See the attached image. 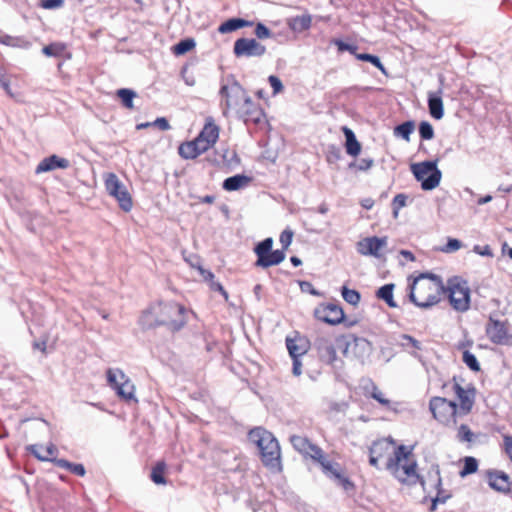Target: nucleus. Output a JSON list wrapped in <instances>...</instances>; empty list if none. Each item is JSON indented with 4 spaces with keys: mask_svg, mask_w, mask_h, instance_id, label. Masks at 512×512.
I'll list each match as a JSON object with an SVG mask.
<instances>
[{
    "mask_svg": "<svg viewBox=\"0 0 512 512\" xmlns=\"http://www.w3.org/2000/svg\"><path fill=\"white\" fill-rule=\"evenodd\" d=\"M394 445L395 441L391 437L374 441L369 448L370 465L379 469V460L387 458L385 468L399 482L407 485L420 482L424 487V480L416 470L417 462L413 458L412 447Z\"/></svg>",
    "mask_w": 512,
    "mask_h": 512,
    "instance_id": "f257e3e1",
    "label": "nucleus"
},
{
    "mask_svg": "<svg viewBox=\"0 0 512 512\" xmlns=\"http://www.w3.org/2000/svg\"><path fill=\"white\" fill-rule=\"evenodd\" d=\"M445 291L442 279L429 272L421 273L410 285L409 299L417 307L429 308L440 301Z\"/></svg>",
    "mask_w": 512,
    "mask_h": 512,
    "instance_id": "f03ea898",
    "label": "nucleus"
},
{
    "mask_svg": "<svg viewBox=\"0 0 512 512\" xmlns=\"http://www.w3.org/2000/svg\"><path fill=\"white\" fill-rule=\"evenodd\" d=\"M248 437L258 447L264 466L279 471L281 469V451L274 435L264 428L257 427L249 432Z\"/></svg>",
    "mask_w": 512,
    "mask_h": 512,
    "instance_id": "7ed1b4c3",
    "label": "nucleus"
},
{
    "mask_svg": "<svg viewBox=\"0 0 512 512\" xmlns=\"http://www.w3.org/2000/svg\"><path fill=\"white\" fill-rule=\"evenodd\" d=\"M155 313L161 326L166 327L170 332L181 330L187 323V309L176 302L155 303Z\"/></svg>",
    "mask_w": 512,
    "mask_h": 512,
    "instance_id": "20e7f679",
    "label": "nucleus"
},
{
    "mask_svg": "<svg viewBox=\"0 0 512 512\" xmlns=\"http://www.w3.org/2000/svg\"><path fill=\"white\" fill-rule=\"evenodd\" d=\"M342 338L343 335L318 331L313 340L312 347L322 362L334 365L338 360L336 347L343 351L342 341H340Z\"/></svg>",
    "mask_w": 512,
    "mask_h": 512,
    "instance_id": "39448f33",
    "label": "nucleus"
},
{
    "mask_svg": "<svg viewBox=\"0 0 512 512\" xmlns=\"http://www.w3.org/2000/svg\"><path fill=\"white\" fill-rule=\"evenodd\" d=\"M227 82L221 85L219 94L221 97V108L223 115L227 116L229 110H237L248 96L246 90L242 85L234 78V76H228Z\"/></svg>",
    "mask_w": 512,
    "mask_h": 512,
    "instance_id": "423d86ee",
    "label": "nucleus"
},
{
    "mask_svg": "<svg viewBox=\"0 0 512 512\" xmlns=\"http://www.w3.org/2000/svg\"><path fill=\"white\" fill-rule=\"evenodd\" d=\"M411 171L425 191L435 189L441 181L442 173L437 168V161L414 163L411 165Z\"/></svg>",
    "mask_w": 512,
    "mask_h": 512,
    "instance_id": "0eeeda50",
    "label": "nucleus"
},
{
    "mask_svg": "<svg viewBox=\"0 0 512 512\" xmlns=\"http://www.w3.org/2000/svg\"><path fill=\"white\" fill-rule=\"evenodd\" d=\"M429 409L433 417L446 426L457 423V416L461 415L456 402L449 401L444 397H432L429 402Z\"/></svg>",
    "mask_w": 512,
    "mask_h": 512,
    "instance_id": "6e6552de",
    "label": "nucleus"
},
{
    "mask_svg": "<svg viewBox=\"0 0 512 512\" xmlns=\"http://www.w3.org/2000/svg\"><path fill=\"white\" fill-rule=\"evenodd\" d=\"M449 302L451 306L459 311L465 312L470 307V289L467 281L460 277L450 278L447 282Z\"/></svg>",
    "mask_w": 512,
    "mask_h": 512,
    "instance_id": "1a4fd4ad",
    "label": "nucleus"
},
{
    "mask_svg": "<svg viewBox=\"0 0 512 512\" xmlns=\"http://www.w3.org/2000/svg\"><path fill=\"white\" fill-rule=\"evenodd\" d=\"M103 180L108 195L116 199L123 211L129 212L133 206L132 197L118 176L114 173H106L103 175Z\"/></svg>",
    "mask_w": 512,
    "mask_h": 512,
    "instance_id": "9d476101",
    "label": "nucleus"
},
{
    "mask_svg": "<svg viewBox=\"0 0 512 512\" xmlns=\"http://www.w3.org/2000/svg\"><path fill=\"white\" fill-rule=\"evenodd\" d=\"M107 382L122 399L137 401L134 396V384L120 369H108Z\"/></svg>",
    "mask_w": 512,
    "mask_h": 512,
    "instance_id": "9b49d317",
    "label": "nucleus"
},
{
    "mask_svg": "<svg viewBox=\"0 0 512 512\" xmlns=\"http://www.w3.org/2000/svg\"><path fill=\"white\" fill-rule=\"evenodd\" d=\"M340 341H342L343 355L345 357L353 356L355 358H363L368 356L371 352L370 342L363 337L348 334L343 335Z\"/></svg>",
    "mask_w": 512,
    "mask_h": 512,
    "instance_id": "f8f14e48",
    "label": "nucleus"
},
{
    "mask_svg": "<svg viewBox=\"0 0 512 512\" xmlns=\"http://www.w3.org/2000/svg\"><path fill=\"white\" fill-rule=\"evenodd\" d=\"M233 52L237 57H260L266 48L253 38H239L234 43Z\"/></svg>",
    "mask_w": 512,
    "mask_h": 512,
    "instance_id": "ddd939ff",
    "label": "nucleus"
},
{
    "mask_svg": "<svg viewBox=\"0 0 512 512\" xmlns=\"http://www.w3.org/2000/svg\"><path fill=\"white\" fill-rule=\"evenodd\" d=\"M486 335L492 343L500 345L508 344L512 338L508 332L506 322L493 317L489 318L486 325Z\"/></svg>",
    "mask_w": 512,
    "mask_h": 512,
    "instance_id": "4468645a",
    "label": "nucleus"
},
{
    "mask_svg": "<svg viewBox=\"0 0 512 512\" xmlns=\"http://www.w3.org/2000/svg\"><path fill=\"white\" fill-rule=\"evenodd\" d=\"M387 246V237H366L356 244L357 252L364 256L381 257V250Z\"/></svg>",
    "mask_w": 512,
    "mask_h": 512,
    "instance_id": "2eb2a0df",
    "label": "nucleus"
},
{
    "mask_svg": "<svg viewBox=\"0 0 512 512\" xmlns=\"http://www.w3.org/2000/svg\"><path fill=\"white\" fill-rule=\"evenodd\" d=\"M236 114L244 122H253L255 124H259L264 117L263 110L252 101L249 95L244 100V103L241 104Z\"/></svg>",
    "mask_w": 512,
    "mask_h": 512,
    "instance_id": "dca6fc26",
    "label": "nucleus"
},
{
    "mask_svg": "<svg viewBox=\"0 0 512 512\" xmlns=\"http://www.w3.org/2000/svg\"><path fill=\"white\" fill-rule=\"evenodd\" d=\"M314 315L318 320L331 325L341 323L344 321L345 316L343 309L339 305L332 303L315 309Z\"/></svg>",
    "mask_w": 512,
    "mask_h": 512,
    "instance_id": "f3484780",
    "label": "nucleus"
},
{
    "mask_svg": "<svg viewBox=\"0 0 512 512\" xmlns=\"http://www.w3.org/2000/svg\"><path fill=\"white\" fill-rule=\"evenodd\" d=\"M453 390L460 401V408L458 409L460 414L467 415L474 405L475 388L471 386L464 388L454 380Z\"/></svg>",
    "mask_w": 512,
    "mask_h": 512,
    "instance_id": "a211bd4d",
    "label": "nucleus"
},
{
    "mask_svg": "<svg viewBox=\"0 0 512 512\" xmlns=\"http://www.w3.org/2000/svg\"><path fill=\"white\" fill-rule=\"evenodd\" d=\"M70 165V162L66 158L59 157L55 154L44 158L36 167L35 173L40 174L55 170L57 168L66 169Z\"/></svg>",
    "mask_w": 512,
    "mask_h": 512,
    "instance_id": "6ab92c4d",
    "label": "nucleus"
},
{
    "mask_svg": "<svg viewBox=\"0 0 512 512\" xmlns=\"http://www.w3.org/2000/svg\"><path fill=\"white\" fill-rule=\"evenodd\" d=\"M442 89L440 88L437 92H429L428 93V109L430 115L436 119L440 120L444 115L443 101H442Z\"/></svg>",
    "mask_w": 512,
    "mask_h": 512,
    "instance_id": "aec40b11",
    "label": "nucleus"
},
{
    "mask_svg": "<svg viewBox=\"0 0 512 512\" xmlns=\"http://www.w3.org/2000/svg\"><path fill=\"white\" fill-rule=\"evenodd\" d=\"M489 485L491 488L500 492L510 491L509 477L504 472L496 471L488 474Z\"/></svg>",
    "mask_w": 512,
    "mask_h": 512,
    "instance_id": "412c9836",
    "label": "nucleus"
},
{
    "mask_svg": "<svg viewBox=\"0 0 512 512\" xmlns=\"http://www.w3.org/2000/svg\"><path fill=\"white\" fill-rule=\"evenodd\" d=\"M252 178L246 176L244 174H236L234 176L228 177L223 181L222 187L226 191H237L244 187H247Z\"/></svg>",
    "mask_w": 512,
    "mask_h": 512,
    "instance_id": "4be33fe9",
    "label": "nucleus"
},
{
    "mask_svg": "<svg viewBox=\"0 0 512 512\" xmlns=\"http://www.w3.org/2000/svg\"><path fill=\"white\" fill-rule=\"evenodd\" d=\"M139 325L143 330L153 329L161 326L155 313V304L151 305L149 308L142 312L139 318Z\"/></svg>",
    "mask_w": 512,
    "mask_h": 512,
    "instance_id": "5701e85b",
    "label": "nucleus"
},
{
    "mask_svg": "<svg viewBox=\"0 0 512 512\" xmlns=\"http://www.w3.org/2000/svg\"><path fill=\"white\" fill-rule=\"evenodd\" d=\"M342 131L345 136V148L347 154L354 157L357 156L361 151V144L356 139L354 132L346 126L342 127Z\"/></svg>",
    "mask_w": 512,
    "mask_h": 512,
    "instance_id": "b1692460",
    "label": "nucleus"
},
{
    "mask_svg": "<svg viewBox=\"0 0 512 512\" xmlns=\"http://www.w3.org/2000/svg\"><path fill=\"white\" fill-rule=\"evenodd\" d=\"M0 44L14 47L28 49L31 47V42L23 36H11L0 32Z\"/></svg>",
    "mask_w": 512,
    "mask_h": 512,
    "instance_id": "393cba45",
    "label": "nucleus"
},
{
    "mask_svg": "<svg viewBox=\"0 0 512 512\" xmlns=\"http://www.w3.org/2000/svg\"><path fill=\"white\" fill-rule=\"evenodd\" d=\"M199 136L212 145L217 142L219 138V127L214 123L212 118L207 119V122L199 133Z\"/></svg>",
    "mask_w": 512,
    "mask_h": 512,
    "instance_id": "a878e982",
    "label": "nucleus"
},
{
    "mask_svg": "<svg viewBox=\"0 0 512 512\" xmlns=\"http://www.w3.org/2000/svg\"><path fill=\"white\" fill-rule=\"evenodd\" d=\"M434 473H435V477H436L437 495L432 500L430 511H435L436 510V506H437L438 503L443 504V503H445L451 497V495L448 492L444 491L441 488L442 480H441V477H440L439 469L437 468Z\"/></svg>",
    "mask_w": 512,
    "mask_h": 512,
    "instance_id": "bb28decb",
    "label": "nucleus"
},
{
    "mask_svg": "<svg viewBox=\"0 0 512 512\" xmlns=\"http://www.w3.org/2000/svg\"><path fill=\"white\" fill-rule=\"evenodd\" d=\"M394 288H395V285L393 283H388V284L381 286L376 291V297L380 300H383L391 308L397 307V304L393 298Z\"/></svg>",
    "mask_w": 512,
    "mask_h": 512,
    "instance_id": "cd10ccee",
    "label": "nucleus"
},
{
    "mask_svg": "<svg viewBox=\"0 0 512 512\" xmlns=\"http://www.w3.org/2000/svg\"><path fill=\"white\" fill-rule=\"evenodd\" d=\"M285 257L286 255L283 250H272L264 256L263 261H261L257 267L268 268L270 266L278 265L284 261Z\"/></svg>",
    "mask_w": 512,
    "mask_h": 512,
    "instance_id": "c85d7f7f",
    "label": "nucleus"
},
{
    "mask_svg": "<svg viewBox=\"0 0 512 512\" xmlns=\"http://www.w3.org/2000/svg\"><path fill=\"white\" fill-rule=\"evenodd\" d=\"M250 25H252V23L249 21H246L244 19L231 18V19H228L227 21H225L224 23H222L219 26L218 31L222 34H225V33H230L232 31H235L237 29H240L245 26H250Z\"/></svg>",
    "mask_w": 512,
    "mask_h": 512,
    "instance_id": "c756f323",
    "label": "nucleus"
},
{
    "mask_svg": "<svg viewBox=\"0 0 512 512\" xmlns=\"http://www.w3.org/2000/svg\"><path fill=\"white\" fill-rule=\"evenodd\" d=\"M66 44L62 42H53L42 48V53L47 57H63L66 53Z\"/></svg>",
    "mask_w": 512,
    "mask_h": 512,
    "instance_id": "7c9ffc66",
    "label": "nucleus"
},
{
    "mask_svg": "<svg viewBox=\"0 0 512 512\" xmlns=\"http://www.w3.org/2000/svg\"><path fill=\"white\" fill-rule=\"evenodd\" d=\"M311 21L310 15L296 16L290 19L289 26L294 31L302 32L311 26Z\"/></svg>",
    "mask_w": 512,
    "mask_h": 512,
    "instance_id": "2f4dec72",
    "label": "nucleus"
},
{
    "mask_svg": "<svg viewBox=\"0 0 512 512\" xmlns=\"http://www.w3.org/2000/svg\"><path fill=\"white\" fill-rule=\"evenodd\" d=\"M273 246V239L271 237H268L264 239L263 241L259 242L255 248L254 252L257 255V261L255 262V265L257 266L261 261H263L264 256L268 254L270 251H272Z\"/></svg>",
    "mask_w": 512,
    "mask_h": 512,
    "instance_id": "473e14b6",
    "label": "nucleus"
},
{
    "mask_svg": "<svg viewBox=\"0 0 512 512\" xmlns=\"http://www.w3.org/2000/svg\"><path fill=\"white\" fill-rule=\"evenodd\" d=\"M178 152L179 155L184 159H195L200 155L194 140L181 144L179 146Z\"/></svg>",
    "mask_w": 512,
    "mask_h": 512,
    "instance_id": "72a5a7b5",
    "label": "nucleus"
},
{
    "mask_svg": "<svg viewBox=\"0 0 512 512\" xmlns=\"http://www.w3.org/2000/svg\"><path fill=\"white\" fill-rule=\"evenodd\" d=\"M286 347L291 356V358H299L307 352V349L304 345L298 344L297 339L286 338Z\"/></svg>",
    "mask_w": 512,
    "mask_h": 512,
    "instance_id": "f704fd0d",
    "label": "nucleus"
},
{
    "mask_svg": "<svg viewBox=\"0 0 512 512\" xmlns=\"http://www.w3.org/2000/svg\"><path fill=\"white\" fill-rule=\"evenodd\" d=\"M38 448H42V446L31 445L28 450L40 461H51L55 459L53 456L56 453V448L53 445L48 446L45 449V454H38Z\"/></svg>",
    "mask_w": 512,
    "mask_h": 512,
    "instance_id": "c9c22d12",
    "label": "nucleus"
},
{
    "mask_svg": "<svg viewBox=\"0 0 512 512\" xmlns=\"http://www.w3.org/2000/svg\"><path fill=\"white\" fill-rule=\"evenodd\" d=\"M117 96L120 98L124 107L128 109H132L134 107L133 99L136 97L135 91L128 88H122L117 90Z\"/></svg>",
    "mask_w": 512,
    "mask_h": 512,
    "instance_id": "e433bc0d",
    "label": "nucleus"
},
{
    "mask_svg": "<svg viewBox=\"0 0 512 512\" xmlns=\"http://www.w3.org/2000/svg\"><path fill=\"white\" fill-rule=\"evenodd\" d=\"M318 463L321 465L323 472L330 478H334L335 474L341 471L339 464L329 461L325 456Z\"/></svg>",
    "mask_w": 512,
    "mask_h": 512,
    "instance_id": "4c0bfd02",
    "label": "nucleus"
},
{
    "mask_svg": "<svg viewBox=\"0 0 512 512\" xmlns=\"http://www.w3.org/2000/svg\"><path fill=\"white\" fill-rule=\"evenodd\" d=\"M356 58L361 61H366L377 67L383 74H387L386 68L382 64L380 58L378 56L368 54V53H360L356 54Z\"/></svg>",
    "mask_w": 512,
    "mask_h": 512,
    "instance_id": "58836bf2",
    "label": "nucleus"
},
{
    "mask_svg": "<svg viewBox=\"0 0 512 512\" xmlns=\"http://www.w3.org/2000/svg\"><path fill=\"white\" fill-rule=\"evenodd\" d=\"M166 465L164 462H158L152 469L151 479L155 484H165L166 480L164 477Z\"/></svg>",
    "mask_w": 512,
    "mask_h": 512,
    "instance_id": "ea45409f",
    "label": "nucleus"
},
{
    "mask_svg": "<svg viewBox=\"0 0 512 512\" xmlns=\"http://www.w3.org/2000/svg\"><path fill=\"white\" fill-rule=\"evenodd\" d=\"M341 294L343 299L353 306H357L360 302L361 296L360 293L356 290L349 289L346 286H343L341 289Z\"/></svg>",
    "mask_w": 512,
    "mask_h": 512,
    "instance_id": "a19ab883",
    "label": "nucleus"
},
{
    "mask_svg": "<svg viewBox=\"0 0 512 512\" xmlns=\"http://www.w3.org/2000/svg\"><path fill=\"white\" fill-rule=\"evenodd\" d=\"M290 442L292 446L295 448V450H297L303 455L306 452L309 444L311 443L308 438L299 435H292L290 437Z\"/></svg>",
    "mask_w": 512,
    "mask_h": 512,
    "instance_id": "79ce46f5",
    "label": "nucleus"
},
{
    "mask_svg": "<svg viewBox=\"0 0 512 512\" xmlns=\"http://www.w3.org/2000/svg\"><path fill=\"white\" fill-rule=\"evenodd\" d=\"M415 125L413 121H406L395 128V134L409 141L411 133L414 131Z\"/></svg>",
    "mask_w": 512,
    "mask_h": 512,
    "instance_id": "37998d69",
    "label": "nucleus"
},
{
    "mask_svg": "<svg viewBox=\"0 0 512 512\" xmlns=\"http://www.w3.org/2000/svg\"><path fill=\"white\" fill-rule=\"evenodd\" d=\"M195 46V41L192 38L181 40L173 47V52L176 55H183L189 52Z\"/></svg>",
    "mask_w": 512,
    "mask_h": 512,
    "instance_id": "c03bdc74",
    "label": "nucleus"
},
{
    "mask_svg": "<svg viewBox=\"0 0 512 512\" xmlns=\"http://www.w3.org/2000/svg\"><path fill=\"white\" fill-rule=\"evenodd\" d=\"M478 469V462L474 457H465L464 466L460 471V476L465 477L469 474L475 473Z\"/></svg>",
    "mask_w": 512,
    "mask_h": 512,
    "instance_id": "a18cd8bd",
    "label": "nucleus"
},
{
    "mask_svg": "<svg viewBox=\"0 0 512 512\" xmlns=\"http://www.w3.org/2000/svg\"><path fill=\"white\" fill-rule=\"evenodd\" d=\"M462 360L470 370H472L474 372L480 371V364H479L476 356L473 353H471L467 350L464 351Z\"/></svg>",
    "mask_w": 512,
    "mask_h": 512,
    "instance_id": "49530a36",
    "label": "nucleus"
},
{
    "mask_svg": "<svg viewBox=\"0 0 512 512\" xmlns=\"http://www.w3.org/2000/svg\"><path fill=\"white\" fill-rule=\"evenodd\" d=\"M456 437L460 442H471L474 434L467 425L461 424L458 428Z\"/></svg>",
    "mask_w": 512,
    "mask_h": 512,
    "instance_id": "de8ad7c7",
    "label": "nucleus"
},
{
    "mask_svg": "<svg viewBox=\"0 0 512 512\" xmlns=\"http://www.w3.org/2000/svg\"><path fill=\"white\" fill-rule=\"evenodd\" d=\"M419 134L421 139L431 140L434 137L433 126L427 121H422L419 124Z\"/></svg>",
    "mask_w": 512,
    "mask_h": 512,
    "instance_id": "09e8293b",
    "label": "nucleus"
},
{
    "mask_svg": "<svg viewBox=\"0 0 512 512\" xmlns=\"http://www.w3.org/2000/svg\"><path fill=\"white\" fill-rule=\"evenodd\" d=\"M304 455L312 458L313 460H315L317 462H319L324 457L323 450L319 446H317L313 443L309 444Z\"/></svg>",
    "mask_w": 512,
    "mask_h": 512,
    "instance_id": "8fccbe9b",
    "label": "nucleus"
},
{
    "mask_svg": "<svg viewBox=\"0 0 512 512\" xmlns=\"http://www.w3.org/2000/svg\"><path fill=\"white\" fill-rule=\"evenodd\" d=\"M407 196L405 194H397L392 201L393 206V216L394 218L398 217L399 210L406 206Z\"/></svg>",
    "mask_w": 512,
    "mask_h": 512,
    "instance_id": "3c124183",
    "label": "nucleus"
},
{
    "mask_svg": "<svg viewBox=\"0 0 512 512\" xmlns=\"http://www.w3.org/2000/svg\"><path fill=\"white\" fill-rule=\"evenodd\" d=\"M333 479L337 481V484L340 485L345 491L354 489V484L342 473V471H340L338 474H335Z\"/></svg>",
    "mask_w": 512,
    "mask_h": 512,
    "instance_id": "603ef678",
    "label": "nucleus"
},
{
    "mask_svg": "<svg viewBox=\"0 0 512 512\" xmlns=\"http://www.w3.org/2000/svg\"><path fill=\"white\" fill-rule=\"evenodd\" d=\"M293 235H294V233L290 229H285L280 234L279 240H280V243L282 245V249L281 250H283L284 252L290 246V244L292 243Z\"/></svg>",
    "mask_w": 512,
    "mask_h": 512,
    "instance_id": "864d4df0",
    "label": "nucleus"
},
{
    "mask_svg": "<svg viewBox=\"0 0 512 512\" xmlns=\"http://www.w3.org/2000/svg\"><path fill=\"white\" fill-rule=\"evenodd\" d=\"M401 346L404 348H408L409 346H412L413 348H415L417 350L421 349V343L408 334L401 335Z\"/></svg>",
    "mask_w": 512,
    "mask_h": 512,
    "instance_id": "5fc2aeb1",
    "label": "nucleus"
},
{
    "mask_svg": "<svg viewBox=\"0 0 512 512\" xmlns=\"http://www.w3.org/2000/svg\"><path fill=\"white\" fill-rule=\"evenodd\" d=\"M370 395L373 399H375L381 405L389 406L390 401L384 397V394L377 386L373 385Z\"/></svg>",
    "mask_w": 512,
    "mask_h": 512,
    "instance_id": "6e6d98bb",
    "label": "nucleus"
},
{
    "mask_svg": "<svg viewBox=\"0 0 512 512\" xmlns=\"http://www.w3.org/2000/svg\"><path fill=\"white\" fill-rule=\"evenodd\" d=\"M462 247L461 241L458 239L450 238L447 244L441 249L445 253H452L459 250Z\"/></svg>",
    "mask_w": 512,
    "mask_h": 512,
    "instance_id": "4d7b16f0",
    "label": "nucleus"
},
{
    "mask_svg": "<svg viewBox=\"0 0 512 512\" xmlns=\"http://www.w3.org/2000/svg\"><path fill=\"white\" fill-rule=\"evenodd\" d=\"M374 164V160L371 158H363L360 159L357 164L351 163L350 167H356L360 171H367L369 170Z\"/></svg>",
    "mask_w": 512,
    "mask_h": 512,
    "instance_id": "13d9d810",
    "label": "nucleus"
},
{
    "mask_svg": "<svg viewBox=\"0 0 512 512\" xmlns=\"http://www.w3.org/2000/svg\"><path fill=\"white\" fill-rule=\"evenodd\" d=\"M268 81L273 89V95H276L283 90V84L277 76L270 75L268 77Z\"/></svg>",
    "mask_w": 512,
    "mask_h": 512,
    "instance_id": "bf43d9fd",
    "label": "nucleus"
},
{
    "mask_svg": "<svg viewBox=\"0 0 512 512\" xmlns=\"http://www.w3.org/2000/svg\"><path fill=\"white\" fill-rule=\"evenodd\" d=\"M0 86L3 88V90L9 94L12 95L11 89H10V81L5 73V70L2 66H0Z\"/></svg>",
    "mask_w": 512,
    "mask_h": 512,
    "instance_id": "052dcab7",
    "label": "nucleus"
},
{
    "mask_svg": "<svg viewBox=\"0 0 512 512\" xmlns=\"http://www.w3.org/2000/svg\"><path fill=\"white\" fill-rule=\"evenodd\" d=\"M255 35L259 39L269 38L271 35V31L262 23H258L255 28Z\"/></svg>",
    "mask_w": 512,
    "mask_h": 512,
    "instance_id": "680f3d73",
    "label": "nucleus"
},
{
    "mask_svg": "<svg viewBox=\"0 0 512 512\" xmlns=\"http://www.w3.org/2000/svg\"><path fill=\"white\" fill-rule=\"evenodd\" d=\"M299 286L302 292H307L314 296L320 295V293L313 287L312 283L309 281H299Z\"/></svg>",
    "mask_w": 512,
    "mask_h": 512,
    "instance_id": "e2e57ef3",
    "label": "nucleus"
},
{
    "mask_svg": "<svg viewBox=\"0 0 512 512\" xmlns=\"http://www.w3.org/2000/svg\"><path fill=\"white\" fill-rule=\"evenodd\" d=\"M335 44L337 45L339 51H349L351 54H354L356 56L357 46L346 43L341 40H337Z\"/></svg>",
    "mask_w": 512,
    "mask_h": 512,
    "instance_id": "0e129e2a",
    "label": "nucleus"
},
{
    "mask_svg": "<svg viewBox=\"0 0 512 512\" xmlns=\"http://www.w3.org/2000/svg\"><path fill=\"white\" fill-rule=\"evenodd\" d=\"M194 142L200 154L206 152L209 148L213 146L211 143H207L205 139L200 138L199 135L194 139Z\"/></svg>",
    "mask_w": 512,
    "mask_h": 512,
    "instance_id": "69168bd1",
    "label": "nucleus"
},
{
    "mask_svg": "<svg viewBox=\"0 0 512 512\" xmlns=\"http://www.w3.org/2000/svg\"><path fill=\"white\" fill-rule=\"evenodd\" d=\"M63 0H41V7L45 9H55L61 7Z\"/></svg>",
    "mask_w": 512,
    "mask_h": 512,
    "instance_id": "338daca9",
    "label": "nucleus"
},
{
    "mask_svg": "<svg viewBox=\"0 0 512 512\" xmlns=\"http://www.w3.org/2000/svg\"><path fill=\"white\" fill-rule=\"evenodd\" d=\"M504 440V449L506 454L508 455L510 461L512 462V436L505 435L503 437Z\"/></svg>",
    "mask_w": 512,
    "mask_h": 512,
    "instance_id": "774afa93",
    "label": "nucleus"
}]
</instances>
